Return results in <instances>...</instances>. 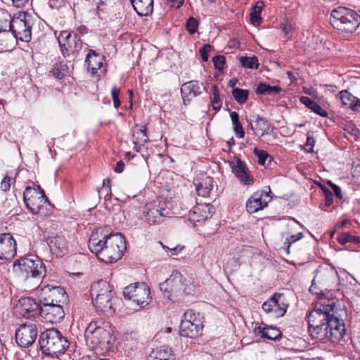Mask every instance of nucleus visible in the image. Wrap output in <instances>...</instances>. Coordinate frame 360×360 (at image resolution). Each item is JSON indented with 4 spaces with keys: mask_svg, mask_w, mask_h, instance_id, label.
I'll return each mask as SVG.
<instances>
[{
    "mask_svg": "<svg viewBox=\"0 0 360 360\" xmlns=\"http://www.w3.org/2000/svg\"><path fill=\"white\" fill-rule=\"evenodd\" d=\"M16 241L10 233L0 234V259L9 260L16 255Z\"/></svg>",
    "mask_w": 360,
    "mask_h": 360,
    "instance_id": "412c9836",
    "label": "nucleus"
},
{
    "mask_svg": "<svg viewBox=\"0 0 360 360\" xmlns=\"http://www.w3.org/2000/svg\"><path fill=\"white\" fill-rule=\"evenodd\" d=\"M69 235L65 233H58L56 236H49L47 243L51 252L57 257H62L68 252Z\"/></svg>",
    "mask_w": 360,
    "mask_h": 360,
    "instance_id": "6ab92c4d",
    "label": "nucleus"
},
{
    "mask_svg": "<svg viewBox=\"0 0 360 360\" xmlns=\"http://www.w3.org/2000/svg\"><path fill=\"white\" fill-rule=\"evenodd\" d=\"M300 102L304 104L307 108L311 105L312 102L314 101L310 98L307 96H301L300 98Z\"/></svg>",
    "mask_w": 360,
    "mask_h": 360,
    "instance_id": "13d9d810",
    "label": "nucleus"
},
{
    "mask_svg": "<svg viewBox=\"0 0 360 360\" xmlns=\"http://www.w3.org/2000/svg\"><path fill=\"white\" fill-rule=\"evenodd\" d=\"M39 344L42 353L51 356L64 353L70 345L67 338L54 328L46 329L39 335Z\"/></svg>",
    "mask_w": 360,
    "mask_h": 360,
    "instance_id": "423d86ee",
    "label": "nucleus"
},
{
    "mask_svg": "<svg viewBox=\"0 0 360 360\" xmlns=\"http://www.w3.org/2000/svg\"><path fill=\"white\" fill-rule=\"evenodd\" d=\"M254 333L257 336L261 338H266L271 340H279L282 336L280 330L272 326H257L254 328Z\"/></svg>",
    "mask_w": 360,
    "mask_h": 360,
    "instance_id": "a878e982",
    "label": "nucleus"
},
{
    "mask_svg": "<svg viewBox=\"0 0 360 360\" xmlns=\"http://www.w3.org/2000/svg\"><path fill=\"white\" fill-rule=\"evenodd\" d=\"M303 91L306 94L314 95L316 93V91L313 88L303 87Z\"/></svg>",
    "mask_w": 360,
    "mask_h": 360,
    "instance_id": "0e129e2a",
    "label": "nucleus"
},
{
    "mask_svg": "<svg viewBox=\"0 0 360 360\" xmlns=\"http://www.w3.org/2000/svg\"><path fill=\"white\" fill-rule=\"evenodd\" d=\"M41 307L40 299L37 302L30 297H22L18 300L16 308L19 313L25 318H35L39 316Z\"/></svg>",
    "mask_w": 360,
    "mask_h": 360,
    "instance_id": "a211bd4d",
    "label": "nucleus"
},
{
    "mask_svg": "<svg viewBox=\"0 0 360 360\" xmlns=\"http://www.w3.org/2000/svg\"><path fill=\"white\" fill-rule=\"evenodd\" d=\"M147 209L145 217L148 224L159 222L161 218L166 214L165 209L160 206L153 205Z\"/></svg>",
    "mask_w": 360,
    "mask_h": 360,
    "instance_id": "c85d7f7f",
    "label": "nucleus"
},
{
    "mask_svg": "<svg viewBox=\"0 0 360 360\" xmlns=\"http://www.w3.org/2000/svg\"><path fill=\"white\" fill-rule=\"evenodd\" d=\"M288 303L283 293L275 292L269 300L262 304L264 311L274 318H280L285 315Z\"/></svg>",
    "mask_w": 360,
    "mask_h": 360,
    "instance_id": "f8f14e48",
    "label": "nucleus"
},
{
    "mask_svg": "<svg viewBox=\"0 0 360 360\" xmlns=\"http://www.w3.org/2000/svg\"><path fill=\"white\" fill-rule=\"evenodd\" d=\"M329 22L340 33L352 34L360 25V15L353 9L338 6L331 11Z\"/></svg>",
    "mask_w": 360,
    "mask_h": 360,
    "instance_id": "20e7f679",
    "label": "nucleus"
},
{
    "mask_svg": "<svg viewBox=\"0 0 360 360\" xmlns=\"http://www.w3.org/2000/svg\"><path fill=\"white\" fill-rule=\"evenodd\" d=\"M198 21L193 17H189L186 22V29L191 34L195 33L198 28Z\"/></svg>",
    "mask_w": 360,
    "mask_h": 360,
    "instance_id": "37998d69",
    "label": "nucleus"
},
{
    "mask_svg": "<svg viewBox=\"0 0 360 360\" xmlns=\"http://www.w3.org/2000/svg\"><path fill=\"white\" fill-rule=\"evenodd\" d=\"M11 19L10 22V32H12L14 37L22 41L28 42L31 39V26L25 20V13Z\"/></svg>",
    "mask_w": 360,
    "mask_h": 360,
    "instance_id": "f3484780",
    "label": "nucleus"
},
{
    "mask_svg": "<svg viewBox=\"0 0 360 360\" xmlns=\"http://www.w3.org/2000/svg\"><path fill=\"white\" fill-rule=\"evenodd\" d=\"M170 6L175 8H179L184 4V0H169Z\"/></svg>",
    "mask_w": 360,
    "mask_h": 360,
    "instance_id": "bf43d9fd",
    "label": "nucleus"
},
{
    "mask_svg": "<svg viewBox=\"0 0 360 360\" xmlns=\"http://www.w3.org/2000/svg\"><path fill=\"white\" fill-rule=\"evenodd\" d=\"M254 154L258 158V164L260 165H264L266 160L269 158L271 159V157L268 154V153L263 150H259L257 148L254 149Z\"/></svg>",
    "mask_w": 360,
    "mask_h": 360,
    "instance_id": "c03bdc74",
    "label": "nucleus"
},
{
    "mask_svg": "<svg viewBox=\"0 0 360 360\" xmlns=\"http://www.w3.org/2000/svg\"><path fill=\"white\" fill-rule=\"evenodd\" d=\"M282 30L285 34H288L292 30V26L289 23L283 24Z\"/></svg>",
    "mask_w": 360,
    "mask_h": 360,
    "instance_id": "e2e57ef3",
    "label": "nucleus"
},
{
    "mask_svg": "<svg viewBox=\"0 0 360 360\" xmlns=\"http://www.w3.org/2000/svg\"><path fill=\"white\" fill-rule=\"evenodd\" d=\"M11 15L8 12H1L0 13V33L10 32V22Z\"/></svg>",
    "mask_w": 360,
    "mask_h": 360,
    "instance_id": "a19ab883",
    "label": "nucleus"
},
{
    "mask_svg": "<svg viewBox=\"0 0 360 360\" xmlns=\"http://www.w3.org/2000/svg\"><path fill=\"white\" fill-rule=\"evenodd\" d=\"M352 110L354 111L360 112V99L356 97L354 103H353V106L352 107Z\"/></svg>",
    "mask_w": 360,
    "mask_h": 360,
    "instance_id": "680f3d73",
    "label": "nucleus"
},
{
    "mask_svg": "<svg viewBox=\"0 0 360 360\" xmlns=\"http://www.w3.org/2000/svg\"><path fill=\"white\" fill-rule=\"evenodd\" d=\"M212 49V47L210 44H204L199 50L200 55L201 56L202 60L204 62H207L208 60V53Z\"/></svg>",
    "mask_w": 360,
    "mask_h": 360,
    "instance_id": "09e8293b",
    "label": "nucleus"
},
{
    "mask_svg": "<svg viewBox=\"0 0 360 360\" xmlns=\"http://www.w3.org/2000/svg\"><path fill=\"white\" fill-rule=\"evenodd\" d=\"M58 41L64 57L70 56V54L78 52L82 47L80 37L76 34L72 35L68 30L60 32L58 37Z\"/></svg>",
    "mask_w": 360,
    "mask_h": 360,
    "instance_id": "4468645a",
    "label": "nucleus"
},
{
    "mask_svg": "<svg viewBox=\"0 0 360 360\" xmlns=\"http://www.w3.org/2000/svg\"><path fill=\"white\" fill-rule=\"evenodd\" d=\"M84 338L86 345L91 349H108L112 340L109 322L103 319L91 321L86 328Z\"/></svg>",
    "mask_w": 360,
    "mask_h": 360,
    "instance_id": "7ed1b4c3",
    "label": "nucleus"
},
{
    "mask_svg": "<svg viewBox=\"0 0 360 360\" xmlns=\"http://www.w3.org/2000/svg\"><path fill=\"white\" fill-rule=\"evenodd\" d=\"M202 328V321L199 313L195 314L192 309L184 312L179 330L181 336L195 338L201 335Z\"/></svg>",
    "mask_w": 360,
    "mask_h": 360,
    "instance_id": "6e6552de",
    "label": "nucleus"
},
{
    "mask_svg": "<svg viewBox=\"0 0 360 360\" xmlns=\"http://www.w3.org/2000/svg\"><path fill=\"white\" fill-rule=\"evenodd\" d=\"M23 200L27 208L32 214H37L43 204L49 202L44 191L39 186L37 188L27 186L23 193Z\"/></svg>",
    "mask_w": 360,
    "mask_h": 360,
    "instance_id": "9b49d317",
    "label": "nucleus"
},
{
    "mask_svg": "<svg viewBox=\"0 0 360 360\" xmlns=\"http://www.w3.org/2000/svg\"><path fill=\"white\" fill-rule=\"evenodd\" d=\"M88 246L101 261L114 263L124 255L126 242L120 233L108 234L105 228H99L91 233Z\"/></svg>",
    "mask_w": 360,
    "mask_h": 360,
    "instance_id": "f03ea898",
    "label": "nucleus"
},
{
    "mask_svg": "<svg viewBox=\"0 0 360 360\" xmlns=\"http://www.w3.org/2000/svg\"><path fill=\"white\" fill-rule=\"evenodd\" d=\"M41 316L46 322L58 323L65 316V312L62 304L49 302H41Z\"/></svg>",
    "mask_w": 360,
    "mask_h": 360,
    "instance_id": "aec40b11",
    "label": "nucleus"
},
{
    "mask_svg": "<svg viewBox=\"0 0 360 360\" xmlns=\"http://www.w3.org/2000/svg\"><path fill=\"white\" fill-rule=\"evenodd\" d=\"M212 95L210 96V101L212 103V109L215 111H219L222 105V101L220 98L219 88L217 84L212 86Z\"/></svg>",
    "mask_w": 360,
    "mask_h": 360,
    "instance_id": "c9c22d12",
    "label": "nucleus"
},
{
    "mask_svg": "<svg viewBox=\"0 0 360 360\" xmlns=\"http://www.w3.org/2000/svg\"><path fill=\"white\" fill-rule=\"evenodd\" d=\"M239 61L245 68L257 70L259 66L258 58L256 56H252V57L241 56L239 58Z\"/></svg>",
    "mask_w": 360,
    "mask_h": 360,
    "instance_id": "e433bc0d",
    "label": "nucleus"
},
{
    "mask_svg": "<svg viewBox=\"0 0 360 360\" xmlns=\"http://www.w3.org/2000/svg\"><path fill=\"white\" fill-rule=\"evenodd\" d=\"M264 6V3L262 1H257L252 7L250 12V20L254 25H259L261 23L262 18L261 13Z\"/></svg>",
    "mask_w": 360,
    "mask_h": 360,
    "instance_id": "72a5a7b5",
    "label": "nucleus"
},
{
    "mask_svg": "<svg viewBox=\"0 0 360 360\" xmlns=\"http://www.w3.org/2000/svg\"><path fill=\"white\" fill-rule=\"evenodd\" d=\"M267 191H263L262 193H254L246 202V209L249 213H255L262 210L267 205L266 202L262 201L263 197H269V193H271L269 186H267Z\"/></svg>",
    "mask_w": 360,
    "mask_h": 360,
    "instance_id": "5701e85b",
    "label": "nucleus"
},
{
    "mask_svg": "<svg viewBox=\"0 0 360 360\" xmlns=\"http://www.w3.org/2000/svg\"><path fill=\"white\" fill-rule=\"evenodd\" d=\"M203 91H205V87L202 82L191 80L184 83L181 87V94L184 104L189 103L193 98L200 95Z\"/></svg>",
    "mask_w": 360,
    "mask_h": 360,
    "instance_id": "4be33fe9",
    "label": "nucleus"
},
{
    "mask_svg": "<svg viewBox=\"0 0 360 360\" xmlns=\"http://www.w3.org/2000/svg\"><path fill=\"white\" fill-rule=\"evenodd\" d=\"M229 165L232 173L242 185L250 186L254 184V177L250 174L247 165L240 158L235 157L232 160L229 161Z\"/></svg>",
    "mask_w": 360,
    "mask_h": 360,
    "instance_id": "dca6fc26",
    "label": "nucleus"
},
{
    "mask_svg": "<svg viewBox=\"0 0 360 360\" xmlns=\"http://www.w3.org/2000/svg\"><path fill=\"white\" fill-rule=\"evenodd\" d=\"M124 299L131 300L138 306L145 307L151 300L150 289L144 283H136L125 287L123 290Z\"/></svg>",
    "mask_w": 360,
    "mask_h": 360,
    "instance_id": "9d476101",
    "label": "nucleus"
},
{
    "mask_svg": "<svg viewBox=\"0 0 360 360\" xmlns=\"http://www.w3.org/2000/svg\"><path fill=\"white\" fill-rule=\"evenodd\" d=\"M124 169V163L122 160H120L116 163V165L114 168V171L116 173H122Z\"/></svg>",
    "mask_w": 360,
    "mask_h": 360,
    "instance_id": "4d7b16f0",
    "label": "nucleus"
},
{
    "mask_svg": "<svg viewBox=\"0 0 360 360\" xmlns=\"http://www.w3.org/2000/svg\"><path fill=\"white\" fill-rule=\"evenodd\" d=\"M337 96L340 98L343 105L348 106L350 109H352L353 103H354L356 98V96L347 90L340 91Z\"/></svg>",
    "mask_w": 360,
    "mask_h": 360,
    "instance_id": "4c0bfd02",
    "label": "nucleus"
},
{
    "mask_svg": "<svg viewBox=\"0 0 360 360\" xmlns=\"http://www.w3.org/2000/svg\"><path fill=\"white\" fill-rule=\"evenodd\" d=\"M237 82H238L237 79H236V78L231 79L229 80V82L228 83V86L230 87H232L233 89V88H235L234 86H236Z\"/></svg>",
    "mask_w": 360,
    "mask_h": 360,
    "instance_id": "69168bd1",
    "label": "nucleus"
},
{
    "mask_svg": "<svg viewBox=\"0 0 360 360\" xmlns=\"http://www.w3.org/2000/svg\"><path fill=\"white\" fill-rule=\"evenodd\" d=\"M335 300L321 299L308 315L309 332L314 339L339 343L345 335V323L337 316Z\"/></svg>",
    "mask_w": 360,
    "mask_h": 360,
    "instance_id": "f257e3e1",
    "label": "nucleus"
},
{
    "mask_svg": "<svg viewBox=\"0 0 360 360\" xmlns=\"http://www.w3.org/2000/svg\"><path fill=\"white\" fill-rule=\"evenodd\" d=\"M326 202H325V207H330L333 203V194L332 192H330V193H328V194L324 195Z\"/></svg>",
    "mask_w": 360,
    "mask_h": 360,
    "instance_id": "6e6d98bb",
    "label": "nucleus"
},
{
    "mask_svg": "<svg viewBox=\"0 0 360 360\" xmlns=\"http://www.w3.org/2000/svg\"><path fill=\"white\" fill-rule=\"evenodd\" d=\"M354 173L357 178L360 177V162L355 167Z\"/></svg>",
    "mask_w": 360,
    "mask_h": 360,
    "instance_id": "774afa93",
    "label": "nucleus"
},
{
    "mask_svg": "<svg viewBox=\"0 0 360 360\" xmlns=\"http://www.w3.org/2000/svg\"><path fill=\"white\" fill-rule=\"evenodd\" d=\"M68 72L67 65L62 63H56L52 68L51 73L57 79L63 78Z\"/></svg>",
    "mask_w": 360,
    "mask_h": 360,
    "instance_id": "79ce46f5",
    "label": "nucleus"
},
{
    "mask_svg": "<svg viewBox=\"0 0 360 360\" xmlns=\"http://www.w3.org/2000/svg\"><path fill=\"white\" fill-rule=\"evenodd\" d=\"M232 96L238 103L242 105L248 101L249 91L238 87L233 88L232 90Z\"/></svg>",
    "mask_w": 360,
    "mask_h": 360,
    "instance_id": "58836bf2",
    "label": "nucleus"
},
{
    "mask_svg": "<svg viewBox=\"0 0 360 360\" xmlns=\"http://www.w3.org/2000/svg\"><path fill=\"white\" fill-rule=\"evenodd\" d=\"M120 90L116 86H113L111 89V96L113 101V105L115 108H118L120 106L121 102L119 98Z\"/></svg>",
    "mask_w": 360,
    "mask_h": 360,
    "instance_id": "49530a36",
    "label": "nucleus"
},
{
    "mask_svg": "<svg viewBox=\"0 0 360 360\" xmlns=\"http://www.w3.org/2000/svg\"><path fill=\"white\" fill-rule=\"evenodd\" d=\"M341 245H346L348 243L354 244H360V238L352 236L349 232L342 233L337 238Z\"/></svg>",
    "mask_w": 360,
    "mask_h": 360,
    "instance_id": "ea45409f",
    "label": "nucleus"
},
{
    "mask_svg": "<svg viewBox=\"0 0 360 360\" xmlns=\"http://www.w3.org/2000/svg\"><path fill=\"white\" fill-rule=\"evenodd\" d=\"M40 302H49L50 304H64L67 302L68 295L65 290L60 286L44 285L40 287Z\"/></svg>",
    "mask_w": 360,
    "mask_h": 360,
    "instance_id": "2eb2a0df",
    "label": "nucleus"
},
{
    "mask_svg": "<svg viewBox=\"0 0 360 360\" xmlns=\"http://www.w3.org/2000/svg\"><path fill=\"white\" fill-rule=\"evenodd\" d=\"M103 61L104 56L92 49L89 51L85 59L88 70L93 75L98 74V70L103 65Z\"/></svg>",
    "mask_w": 360,
    "mask_h": 360,
    "instance_id": "b1692460",
    "label": "nucleus"
},
{
    "mask_svg": "<svg viewBox=\"0 0 360 360\" xmlns=\"http://www.w3.org/2000/svg\"><path fill=\"white\" fill-rule=\"evenodd\" d=\"M312 112H315L316 114L320 115L323 117H327L328 114L326 110H324L320 105L318 103L314 106V108L313 109Z\"/></svg>",
    "mask_w": 360,
    "mask_h": 360,
    "instance_id": "864d4df0",
    "label": "nucleus"
},
{
    "mask_svg": "<svg viewBox=\"0 0 360 360\" xmlns=\"http://www.w3.org/2000/svg\"><path fill=\"white\" fill-rule=\"evenodd\" d=\"M91 295H95L93 304L98 312L112 316L115 309L114 305L117 301L113 287L105 281H99L91 286Z\"/></svg>",
    "mask_w": 360,
    "mask_h": 360,
    "instance_id": "39448f33",
    "label": "nucleus"
},
{
    "mask_svg": "<svg viewBox=\"0 0 360 360\" xmlns=\"http://www.w3.org/2000/svg\"><path fill=\"white\" fill-rule=\"evenodd\" d=\"M315 142H316V141L314 137H312L311 136H307L306 144H305L306 147H309V148L306 149L307 152L312 153L314 151L313 148H314Z\"/></svg>",
    "mask_w": 360,
    "mask_h": 360,
    "instance_id": "5fc2aeb1",
    "label": "nucleus"
},
{
    "mask_svg": "<svg viewBox=\"0 0 360 360\" xmlns=\"http://www.w3.org/2000/svg\"><path fill=\"white\" fill-rule=\"evenodd\" d=\"M211 212L208 205H198L189 211L188 219L191 222H202L211 217Z\"/></svg>",
    "mask_w": 360,
    "mask_h": 360,
    "instance_id": "393cba45",
    "label": "nucleus"
},
{
    "mask_svg": "<svg viewBox=\"0 0 360 360\" xmlns=\"http://www.w3.org/2000/svg\"><path fill=\"white\" fill-rule=\"evenodd\" d=\"M302 238H303V233L301 232L298 233L295 235H292L288 238H286L284 242V245L286 246L287 251L288 252L289 251V248L292 243H295L296 241L300 240Z\"/></svg>",
    "mask_w": 360,
    "mask_h": 360,
    "instance_id": "de8ad7c7",
    "label": "nucleus"
},
{
    "mask_svg": "<svg viewBox=\"0 0 360 360\" xmlns=\"http://www.w3.org/2000/svg\"><path fill=\"white\" fill-rule=\"evenodd\" d=\"M170 250L172 252V255H177L178 252L181 250V248L179 245H177L174 248H172Z\"/></svg>",
    "mask_w": 360,
    "mask_h": 360,
    "instance_id": "338daca9",
    "label": "nucleus"
},
{
    "mask_svg": "<svg viewBox=\"0 0 360 360\" xmlns=\"http://www.w3.org/2000/svg\"><path fill=\"white\" fill-rule=\"evenodd\" d=\"M196 191L198 195L207 197L213 188V179L205 176L195 184Z\"/></svg>",
    "mask_w": 360,
    "mask_h": 360,
    "instance_id": "c756f323",
    "label": "nucleus"
},
{
    "mask_svg": "<svg viewBox=\"0 0 360 360\" xmlns=\"http://www.w3.org/2000/svg\"><path fill=\"white\" fill-rule=\"evenodd\" d=\"M38 335V324L28 321L20 326L15 331V340L21 347H29L32 345Z\"/></svg>",
    "mask_w": 360,
    "mask_h": 360,
    "instance_id": "ddd939ff",
    "label": "nucleus"
},
{
    "mask_svg": "<svg viewBox=\"0 0 360 360\" xmlns=\"http://www.w3.org/2000/svg\"><path fill=\"white\" fill-rule=\"evenodd\" d=\"M148 141L147 128L145 125L136 124L133 129L132 141L133 143L145 144Z\"/></svg>",
    "mask_w": 360,
    "mask_h": 360,
    "instance_id": "7c9ffc66",
    "label": "nucleus"
},
{
    "mask_svg": "<svg viewBox=\"0 0 360 360\" xmlns=\"http://www.w3.org/2000/svg\"><path fill=\"white\" fill-rule=\"evenodd\" d=\"M14 267L25 272L27 277L35 278H43L46 271L44 264L36 255H28L17 259L14 262Z\"/></svg>",
    "mask_w": 360,
    "mask_h": 360,
    "instance_id": "1a4fd4ad",
    "label": "nucleus"
},
{
    "mask_svg": "<svg viewBox=\"0 0 360 360\" xmlns=\"http://www.w3.org/2000/svg\"><path fill=\"white\" fill-rule=\"evenodd\" d=\"M174 356L170 348L161 347L153 349L148 355L147 360H174Z\"/></svg>",
    "mask_w": 360,
    "mask_h": 360,
    "instance_id": "cd10ccee",
    "label": "nucleus"
},
{
    "mask_svg": "<svg viewBox=\"0 0 360 360\" xmlns=\"http://www.w3.org/2000/svg\"><path fill=\"white\" fill-rule=\"evenodd\" d=\"M328 184L330 186V187L333 189V191L336 198H339L340 200L342 199L343 196H342V190H341L340 187L338 186V185L333 184L330 181H329L328 182Z\"/></svg>",
    "mask_w": 360,
    "mask_h": 360,
    "instance_id": "3c124183",
    "label": "nucleus"
},
{
    "mask_svg": "<svg viewBox=\"0 0 360 360\" xmlns=\"http://www.w3.org/2000/svg\"><path fill=\"white\" fill-rule=\"evenodd\" d=\"M250 128L255 136L262 137L265 131L269 129V124L265 117L257 115L255 116V120L253 122H250Z\"/></svg>",
    "mask_w": 360,
    "mask_h": 360,
    "instance_id": "bb28decb",
    "label": "nucleus"
},
{
    "mask_svg": "<svg viewBox=\"0 0 360 360\" xmlns=\"http://www.w3.org/2000/svg\"><path fill=\"white\" fill-rule=\"evenodd\" d=\"M14 6L18 8L23 7L29 0H11Z\"/></svg>",
    "mask_w": 360,
    "mask_h": 360,
    "instance_id": "052dcab7",
    "label": "nucleus"
},
{
    "mask_svg": "<svg viewBox=\"0 0 360 360\" xmlns=\"http://www.w3.org/2000/svg\"><path fill=\"white\" fill-rule=\"evenodd\" d=\"M185 279L178 271H174L170 276L160 284V289L165 297L176 302L181 298L186 290Z\"/></svg>",
    "mask_w": 360,
    "mask_h": 360,
    "instance_id": "0eeeda50",
    "label": "nucleus"
},
{
    "mask_svg": "<svg viewBox=\"0 0 360 360\" xmlns=\"http://www.w3.org/2000/svg\"><path fill=\"white\" fill-rule=\"evenodd\" d=\"M230 117L233 123V131L236 135L240 139L243 138L245 136V131L239 121L238 114L236 112L233 111L230 112Z\"/></svg>",
    "mask_w": 360,
    "mask_h": 360,
    "instance_id": "f704fd0d",
    "label": "nucleus"
},
{
    "mask_svg": "<svg viewBox=\"0 0 360 360\" xmlns=\"http://www.w3.org/2000/svg\"><path fill=\"white\" fill-rule=\"evenodd\" d=\"M281 91L282 89L279 86H272L264 82L259 83L255 90L257 95H276Z\"/></svg>",
    "mask_w": 360,
    "mask_h": 360,
    "instance_id": "473e14b6",
    "label": "nucleus"
},
{
    "mask_svg": "<svg viewBox=\"0 0 360 360\" xmlns=\"http://www.w3.org/2000/svg\"><path fill=\"white\" fill-rule=\"evenodd\" d=\"M212 62L215 69L221 72L224 69L226 58L224 56H215L212 58Z\"/></svg>",
    "mask_w": 360,
    "mask_h": 360,
    "instance_id": "a18cd8bd",
    "label": "nucleus"
},
{
    "mask_svg": "<svg viewBox=\"0 0 360 360\" xmlns=\"http://www.w3.org/2000/svg\"><path fill=\"white\" fill-rule=\"evenodd\" d=\"M11 179L8 176H6L1 182V191L6 192L9 191L11 188Z\"/></svg>",
    "mask_w": 360,
    "mask_h": 360,
    "instance_id": "8fccbe9b",
    "label": "nucleus"
},
{
    "mask_svg": "<svg viewBox=\"0 0 360 360\" xmlns=\"http://www.w3.org/2000/svg\"><path fill=\"white\" fill-rule=\"evenodd\" d=\"M137 14L141 17L148 16L153 11V0H142L134 7Z\"/></svg>",
    "mask_w": 360,
    "mask_h": 360,
    "instance_id": "2f4dec72",
    "label": "nucleus"
},
{
    "mask_svg": "<svg viewBox=\"0 0 360 360\" xmlns=\"http://www.w3.org/2000/svg\"><path fill=\"white\" fill-rule=\"evenodd\" d=\"M111 192L110 186V179H104L103 181V186L101 190H98V193H103L105 195H108Z\"/></svg>",
    "mask_w": 360,
    "mask_h": 360,
    "instance_id": "603ef678",
    "label": "nucleus"
}]
</instances>
